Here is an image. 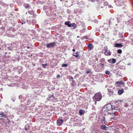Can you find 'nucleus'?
<instances>
[{
	"instance_id": "nucleus-13",
	"label": "nucleus",
	"mask_w": 133,
	"mask_h": 133,
	"mask_svg": "<svg viewBox=\"0 0 133 133\" xmlns=\"http://www.w3.org/2000/svg\"><path fill=\"white\" fill-rule=\"evenodd\" d=\"M108 90L109 92V93H108V94L110 96L115 95V93L114 92L113 90L108 89Z\"/></svg>"
},
{
	"instance_id": "nucleus-46",
	"label": "nucleus",
	"mask_w": 133,
	"mask_h": 133,
	"mask_svg": "<svg viewBox=\"0 0 133 133\" xmlns=\"http://www.w3.org/2000/svg\"><path fill=\"white\" fill-rule=\"evenodd\" d=\"M5 7H7L8 6V5L6 4V3H4V4H3V5Z\"/></svg>"
},
{
	"instance_id": "nucleus-47",
	"label": "nucleus",
	"mask_w": 133,
	"mask_h": 133,
	"mask_svg": "<svg viewBox=\"0 0 133 133\" xmlns=\"http://www.w3.org/2000/svg\"><path fill=\"white\" fill-rule=\"evenodd\" d=\"M101 122L102 123V124H106V123H107V122L105 120L104 121H101Z\"/></svg>"
},
{
	"instance_id": "nucleus-64",
	"label": "nucleus",
	"mask_w": 133,
	"mask_h": 133,
	"mask_svg": "<svg viewBox=\"0 0 133 133\" xmlns=\"http://www.w3.org/2000/svg\"><path fill=\"white\" fill-rule=\"evenodd\" d=\"M124 89H125V90H127L128 89V87H124Z\"/></svg>"
},
{
	"instance_id": "nucleus-61",
	"label": "nucleus",
	"mask_w": 133,
	"mask_h": 133,
	"mask_svg": "<svg viewBox=\"0 0 133 133\" xmlns=\"http://www.w3.org/2000/svg\"><path fill=\"white\" fill-rule=\"evenodd\" d=\"M13 4H10V6L11 7H13Z\"/></svg>"
},
{
	"instance_id": "nucleus-11",
	"label": "nucleus",
	"mask_w": 133,
	"mask_h": 133,
	"mask_svg": "<svg viewBox=\"0 0 133 133\" xmlns=\"http://www.w3.org/2000/svg\"><path fill=\"white\" fill-rule=\"evenodd\" d=\"M55 97V96L53 95H49V97H47L46 98V100L48 101H54V98Z\"/></svg>"
},
{
	"instance_id": "nucleus-34",
	"label": "nucleus",
	"mask_w": 133,
	"mask_h": 133,
	"mask_svg": "<svg viewBox=\"0 0 133 133\" xmlns=\"http://www.w3.org/2000/svg\"><path fill=\"white\" fill-rule=\"evenodd\" d=\"M102 3H103L104 5L105 6H107L108 4V3L107 1H105L104 2H101Z\"/></svg>"
},
{
	"instance_id": "nucleus-6",
	"label": "nucleus",
	"mask_w": 133,
	"mask_h": 133,
	"mask_svg": "<svg viewBox=\"0 0 133 133\" xmlns=\"http://www.w3.org/2000/svg\"><path fill=\"white\" fill-rule=\"evenodd\" d=\"M22 68L21 66H18L15 67L13 69L14 71H17V72L19 74L22 73Z\"/></svg>"
},
{
	"instance_id": "nucleus-22",
	"label": "nucleus",
	"mask_w": 133,
	"mask_h": 133,
	"mask_svg": "<svg viewBox=\"0 0 133 133\" xmlns=\"http://www.w3.org/2000/svg\"><path fill=\"white\" fill-rule=\"evenodd\" d=\"M121 102L122 101L121 100H118L116 102L115 104L116 106L118 107L121 104Z\"/></svg>"
},
{
	"instance_id": "nucleus-42",
	"label": "nucleus",
	"mask_w": 133,
	"mask_h": 133,
	"mask_svg": "<svg viewBox=\"0 0 133 133\" xmlns=\"http://www.w3.org/2000/svg\"><path fill=\"white\" fill-rule=\"evenodd\" d=\"M117 52L119 54H121L122 52V50L121 49H118L117 51Z\"/></svg>"
},
{
	"instance_id": "nucleus-15",
	"label": "nucleus",
	"mask_w": 133,
	"mask_h": 133,
	"mask_svg": "<svg viewBox=\"0 0 133 133\" xmlns=\"http://www.w3.org/2000/svg\"><path fill=\"white\" fill-rule=\"evenodd\" d=\"M108 62L110 63L114 64L116 62V60L114 58H111L110 59H108Z\"/></svg>"
},
{
	"instance_id": "nucleus-62",
	"label": "nucleus",
	"mask_w": 133,
	"mask_h": 133,
	"mask_svg": "<svg viewBox=\"0 0 133 133\" xmlns=\"http://www.w3.org/2000/svg\"><path fill=\"white\" fill-rule=\"evenodd\" d=\"M109 7L110 8H113L112 6L111 5H109Z\"/></svg>"
},
{
	"instance_id": "nucleus-33",
	"label": "nucleus",
	"mask_w": 133,
	"mask_h": 133,
	"mask_svg": "<svg viewBox=\"0 0 133 133\" xmlns=\"http://www.w3.org/2000/svg\"><path fill=\"white\" fill-rule=\"evenodd\" d=\"M10 44L8 45V46L7 48L8 49L10 50H13L12 48V46H10Z\"/></svg>"
},
{
	"instance_id": "nucleus-26",
	"label": "nucleus",
	"mask_w": 133,
	"mask_h": 133,
	"mask_svg": "<svg viewBox=\"0 0 133 133\" xmlns=\"http://www.w3.org/2000/svg\"><path fill=\"white\" fill-rule=\"evenodd\" d=\"M93 46L92 44H90L88 45V48L90 49V50H91L92 48H93Z\"/></svg>"
},
{
	"instance_id": "nucleus-39",
	"label": "nucleus",
	"mask_w": 133,
	"mask_h": 133,
	"mask_svg": "<svg viewBox=\"0 0 133 133\" xmlns=\"http://www.w3.org/2000/svg\"><path fill=\"white\" fill-rule=\"evenodd\" d=\"M68 66V65L66 64H63L62 65V67H66Z\"/></svg>"
},
{
	"instance_id": "nucleus-30",
	"label": "nucleus",
	"mask_w": 133,
	"mask_h": 133,
	"mask_svg": "<svg viewBox=\"0 0 133 133\" xmlns=\"http://www.w3.org/2000/svg\"><path fill=\"white\" fill-rule=\"evenodd\" d=\"M3 56H2L1 55L0 56V62H3Z\"/></svg>"
},
{
	"instance_id": "nucleus-56",
	"label": "nucleus",
	"mask_w": 133,
	"mask_h": 133,
	"mask_svg": "<svg viewBox=\"0 0 133 133\" xmlns=\"http://www.w3.org/2000/svg\"><path fill=\"white\" fill-rule=\"evenodd\" d=\"M118 128H116L115 129V132H118Z\"/></svg>"
},
{
	"instance_id": "nucleus-9",
	"label": "nucleus",
	"mask_w": 133,
	"mask_h": 133,
	"mask_svg": "<svg viewBox=\"0 0 133 133\" xmlns=\"http://www.w3.org/2000/svg\"><path fill=\"white\" fill-rule=\"evenodd\" d=\"M26 107L25 105L21 104L19 106V111H25L26 110Z\"/></svg>"
},
{
	"instance_id": "nucleus-52",
	"label": "nucleus",
	"mask_w": 133,
	"mask_h": 133,
	"mask_svg": "<svg viewBox=\"0 0 133 133\" xmlns=\"http://www.w3.org/2000/svg\"><path fill=\"white\" fill-rule=\"evenodd\" d=\"M28 23V24H30L31 22L30 21H28V20L26 21Z\"/></svg>"
},
{
	"instance_id": "nucleus-8",
	"label": "nucleus",
	"mask_w": 133,
	"mask_h": 133,
	"mask_svg": "<svg viewBox=\"0 0 133 133\" xmlns=\"http://www.w3.org/2000/svg\"><path fill=\"white\" fill-rule=\"evenodd\" d=\"M115 2L116 5L118 6H122L124 5V1H122L117 0L115 1Z\"/></svg>"
},
{
	"instance_id": "nucleus-23",
	"label": "nucleus",
	"mask_w": 133,
	"mask_h": 133,
	"mask_svg": "<svg viewBox=\"0 0 133 133\" xmlns=\"http://www.w3.org/2000/svg\"><path fill=\"white\" fill-rule=\"evenodd\" d=\"M24 7L28 9L30 8V6L29 4L28 3H25L24 4Z\"/></svg>"
},
{
	"instance_id": "nucleus-4",
	"label": "nucleus",
	"mask_w": 133,
	"mask_h": 133,
	"mask_svg": "<svg viewBox=\"0 0 133 133\" xmlns=\"http://www.w3.org/2000/svg\"><path fill=\"white\" fill-rule=\"evenodd\" d=\"M93 68L95 70L96 72L101 71L102 70L101 66L100 65L99 63L98 64H97L94 66Z\"/></svg>"
},
{
	"instance_id": "nucleus-12",
	"label": "nucleus",
	"mask_w": 133,
	"mask_h": 133,
	"mask_svg": "<svg viewBox=\"0 0 133 133\" xmlns=\"http://www.w3.org/2000/svg\"><path fill=\"white\" fill-rule=\"evenodd\" d=\"M18 98L20 100L21 103H22L23 102L25 101V97L24 96H23L22 95H19L18 97Z\"/></svg>"
},
{
	"instance_id": "nucleus-45",
	"label": "nucleus",
	"mask_w": 133,
	"mask_h": 133,
	"mask_svg": "<svg viewBox=\"0 0 133 133\" xmlns=\"http://www.w3.org/2000/svg\"><path fill=\"white\" fill-rule=\"evenodd\" d=\"M85 32V29H83L80 31V32L81 33H83Z\"/></svg>"
},
{
	"instance_id": "nucleus-38",
	"label": "nucleus",
	"mask_w": 133,
	"mask_h": 133,
	"mask_svg": "<svg viewBox=\"0 0 133 133\" xmlns=\"http://www.w3.org/2000/svg\"><path fill=\"white\" fill-rule=\"evenodd\" d=\"M105 74L107 75H109L110 74V72L108 70H107L105 71Z\"/></svg>"
},
{
	"instance_id": "nucleus-2",
	"label": "nucleus",
	"mask_w": 133,
	"mask_h": 133,
	"mask_svg": "<svg viewBox=\"0 0 133 133\" xmlns=\"http://www.w3.org/2000/svg\"><path fill=\"white\" fill-rule=\"evenodd\" d=\"M65 24L68 26L69 27H72V29H75L77 26L75 23H71L70 21H67L65 22Z\"/></svg>"
},
{
	"instance_id": "nucleus-14",
	"label": "nucleus",
	"mask_w": 133,
	"mask_h": 133,
	"mask_svg": "<svg viewBox=\"0 0 133 133\" xmlns=\"http://www.w3.org/2000/svg\"><path fill=\"white\" fill-rule=\"evenodd\" d=\"M10 56H8L7 58L6 56H3V62L4 63H7L8 61L9 60V59L10 58Z\"/></svg>"
},
{
	"instance_id": "nucleus-5",
	"label": "nucleus",
	"mask_w": 133,
	"mask_h": 133,
	"mask_svg": "<svg viewBox=\"0 0 133 133\" xmlns=\"http://www.w3.org/2000/svg\"><path fill=\"white\" fill-rule=\"evenodd\" d=\"M72 86H74L76 85V82L74 80V78L71 76H70L68 78Z\"/></svg>"
},
{
	"instance_id": "nucleus-58",
	"label": "nucleus",
	"mask_w": 133,
	"mask_h": 133,
	"mask_svg": "<svg viewBox=\"0 0 133 133\" xmlns=\"http://www.w3.org/2000/svg\"><path fill=\"white\" fill-rule=\"evenodd\" d=\"M107 47L106 46H105L104 48V49L103 50H108L107 49Z\"/></svg>"
},
{
	"instance_id": "nucleus-57",
	"label": "nucleus",
	"mask_w": 133,
	"mask_h": 133,
	"mask_svg": "<svg viewBox=\"0 0 133 133\" xmlns=\"http://www.w3.org/2000/svg\"><path fill=\"white\" fill-rule=\"evenodd\" d=\"M120 38H123V35H122V34H120Z\"/></svg>"
},
{
	"instance_id": "nucleus-43",
	"label": "nucleus",
	"mask_w": 133,
	"mask_h": 133,
	"mask_svg": "<svg viewBox=\"0 0 133 133\" xmlns=\"http://www.w3.org/2000/svg\"><path fill=\"white\" fill-rule=\"evenodd\" d=\"M2 114H0V117H5V114L2 112H1Z\"/></svg>"
},
{
	"instance_id": "nucleus-37",
	"label": "nucleus",
	"mask_w": 133,
	"mask_h": 133,
	"mask_svg": "<svg viewBox=\"0 0 133 133\" xmlns=\"http://www.w3.org/2000/svg\"><path fill=\"white\" fill-rule=\"evenodd\" d=\"M16 98L15 97L12 96L11 97V100L13 102H14Z\"/></svg>"
},
{
	"instance_id": "nucleus-36",
	"label": "nucleus",
	"mask_w": 133,
	"mask_h": 133,
	"mask_svg": "<svg viewBox=\"0 0 133 133\" xmlns=\"http://www.w3.org/2000/svg\"><path fill=\"white\" fill-rule=\"evenodd\" d=\"M118 107V106L117 107H114V108L112 107V109L111 110V111H112V110H114V109L115 110H118L119 109Z\"/></svg>"
},
{
	"instance_id": "nucleus-19",
	"label": "nucleus",
	"mask_w": 133,
	"mask_h": 133,
	"mask_svg": "<svg viewBox=\"0 0 133 133\" xmlns=\"http://www.w3.org/2000/svg\"><path fill=\"white\" fill-rule=\"evenodd\" d=\"M124 92V89H119L118 91V93L119 95L122 94Z\"/></svg>"
},
{
	"instance_id": "nucleus-50",
	"label": "nucleus",
	"mask_w": 133,
	"mask_h": 133,
	"mask_svg": "<svg viewBox=\"0 0 133 133\" xmlns=\"http://www.w3.org/2000/svg\"><path fill=\"white\" fill-rule=\"evenodd\" d=\"M4 3L2 2L1 1H0V4L2 5H3V4H4Z\"/></svg>"
},
{
	"instance_id": "nucleus-25",
	"label": "nucleus",
	"mask_w": 133,
	"mask_h": 133,
	"mask_svg": "<svg viewBox=\"0 0 133 133\" xmlns=\"http://www.w3.org/2000/svg\"><path fill=\"white\" fill-rule=\"evenodd\" d=\"M84 111L83 110H80L79 111V115H83L84 113Z\"/></svg>"
},
{
	"instance_id": "nucleus-63",
	"label": "nucleus",
	"mask_w": 133,
	"mask_h": 133,
	"mask_svg": "<svg viewBox=\"0 0 133 133\" xmlns=\"http://www.w3.org/2000/svg\"><path fill=\"white\" fill-rule=\"evenodd\" d=\"M98 57L101 58V55H99V54L98 55Z\"/></svg>"
},
{
	"instance_id": "nucleus-31",
	"label": "nucleus",
	"mask_w": 133,
	"mask_h": 133,
	"mask_svg": "<svg viewBox=\"0 0 133 133\" xmlns=\"http://www.w3.org/2000/svg\"><path fill=\"white\" fill-rule=\"evenodd\" d=\"M111 55V53L110 51H108V53H105V55L106 56H110Z\"/></svg>"
},
{
	"instance_id": "nucleus-48",
	"label": "nucleus",
	"mask_w": 133,
	"mask_h": 133,
	"mask_svg": "<svg viewBox=\"0 0 133 133\" xmlns=\"http://www.w3.org/2000/svg\"><path fill=\"white\" fill-rule=\"evenodd\" d=\"M24 129H25V131H27L28 130V128L27 126H25V127Z\"/></svg>"
},
{
	"instance_id": "nucleus-40",
	"label": "nucleus",
	"mask_w": 133,
	"mask_h": 133,
	"mask_svg": "<svg viewBox=\"0 0 133 133\" xmlns=\"http://www.w3.org/2000/svg\"><path fill=\"white\" fill-rule=\"evenodd\" d=\"M1 30H2V32L3 33L4 31V30H5V28H4L2 26L1 28H0Z\"/></svg>"
},
{
	"instance_id": "nucleus-24",
	"label": "nucleus",
	"mask_w": 133,
	"mask_h": 133,
	"mask_svg": "<svg viewBox=\"0 0 133 133\" xmlns=\"http://www.w3.org/2000/svg\"><path fill=\"white\" fill-rule=\"evenodd\" d=\"M130 25H133V18L129 20L128 22Z\"/></svg>"
},
{
	"instance_id": "nucleus-49",
	"label": "nucleus",
	"mask_w": 133,
	"mask_h": 133,
	"mask_svg": "<svg viewBox=\"0 0 133 133\" xmlns=\"http://www.w3.org/2000/svg\"><path fill=\"white\" fill-rule=\"evenodd\" d=\"M124 106L125 107H127L128 106V104L127 103H125L124 104Z\"/></svg>"
},
{
	"instance_id": "nucleus-27",
	"label": "nucleus",
	"mask_w": 133,
	"mask_h": 133,
	"mask_svg": "<svg viewBox=\"0 0 133 133\" xmlns=\"http://www.w3.org/2000/svg\"><path fill=\"white\" fill-rule=\"evenodd\" d=\"M99 62L101 63H104L105 62V59L103 58H102L100 59Z\"/></svg>"
},
{
	"instance_id": "nucleus-21",
	"label": "nucleus",
	"mask_w": 133,
	"mask_h": 133,
	"mask_svg": "<svg viewBox=\"0 0 133 133\" xmlns=\"http://www.w3.org/2000/svg\"><path fill=\"white\" fill-rule=\"evenodd\" d=\"M100 127L102 129L107 130V127L104 125H101Z\"/></svg>"
},
{
	"instance_id": "nucleus-51",
	"label": "nucleus",
	"mask_w": 133,
	"mask_h": 133,
	"mask_svg": "<svg viewBox=\"0 0 133 133\" xmlns=\"http://www.w3.org/2000/svg\"><path fill=\"white\" fill-rule=\"evenodd\" d=\"M130 3L133 7V0H130Z\"/></svg>"
},
{
	"instance_id": "nucleus-3",
	"label": "nucleus",
	"mask_w": 133,
	"mask_h": 133,
	"mask_svg": "<svg viewBox=\"0 0 133 133\" xmlns=\"http://www.w3.org/2000/svg\"><path fill=\"white\" fill-rule=\"evenodd\" d=\"M112 106L110 103H108L106 105L104 106L103 108L106 110H104V112L106 111L108 113V112H109V111H110L111 110V109H112Z\"/></svg>"
},
{
	"instance_id": "nucleus-1",
	"label": "nucleus",
	"mask_w": 133,
	"mask_h": 133,
	"mask_svg": "<svg viewBox=\"0 0 133 133\" xmlns=\"http://www.w3.org/2000/svg\"><path fill=\"white\" fill-rule=\"evenodd\" d=\"M102 94L100 92H97L95 94L93 99L96 101H99L102 98Z\"/></svg>"
},
{
	"instance_id": "nucleus-18",
	"label": "nucleus",
	"mask_w": 133,
	"mask_h": 133,
	"mask_svg": "<svg viewBox=\"0 0 133 133\" xmlns=\"http://www.w3.org/2000/svg\"><path fill=\"white\" fill-rule=\"evenodd\" d=\"M114 46L116 47L120 48L123 47V45L121 43H116L115 45Z\"/></svg>"
},
{
	"instance_id": "nucleus-10",
	"label": "nucleus",
	"mask_w": 133,
	"mask_h": 133,
	"mask_svg": "<svg viewBox=\"0 0 133 133\" xmlns=\"http://www.w3.org/2000/svg\"><path fill=\"white\" fill-rule=\"evenodd\" d=\"M63 123V119L61 118H58L57 121V125L58 126H61Z\"/></svg>"
},
{
	"instance_id": "nucleus-41",
	"label": "nucleus",
	"mask_w": 133,
	"mask_h": 133,
	"mask_svg": "<svg viewBox=\"0 0 133 133\" xmlns=\"http://www.w3.org/2000/svg\"><path fill=\"white\" fill-rule=\"evenodd\" d=\"M42 66H43L44 68H45L48 66V64H42Z\"/></svg>"
},
{
	"instance_id": "nucleus-54",
	"label": "nucleus",
	"mask_w": 133,
	"mask_h": 133,
	"mask_svg": "<svg viewBox=\"0 0 133 133\" xmlns=\"http://www.w3.org/2000/svg\"><path fill=\"white\" fill-rule=\"evenodd\" d=\"M115 117H114L112 118H111L110 120L111 121H113V120H114L115 119Z\"/></svg>"
},
{
	"instance_id": "nucleus-7",
	"label": "nucleus",
	"mask_w": 133,
	"mask_h": 133,
	"mask_svg": "<svg viewBox=\"0 0 133 133\" xmlns=\"http://www.w3.org/2000/svg\"><path fill=\"white\" fill-rule=\"evenodd\" d=\"M56 44V42H53L47 44L46 45V47L48 48H53L55 46Z\"/></svg>"
},
{
	"instance_id": "nucleus-29",
	"label": "nucleus",
	"mask_w": 133,
	"mask_h": 133,
	"mask_svg": "<svg viewBox=\"0 0 133 133\" xmlns=\"http://www.w3.org/2000/svg\"><path fill=\"white\" fill-rule=\"evenodd\" d=\"M116 112V111H115L114 112H108V113L110 115H111L112 116H115L116 115L115 113Z\"/></svg>"
},
{
	"instance_id": "nucleus-59",
	"label": "nucleus",
	"mask_w": 133,
	"mask_h": 133,
	"mask_svg": "<svg viewBox=\"0 0 133 133\" xmlns=\"http://www.w3.org/2000/svg\"><path fill=\"white\" fill-rule=\"evenodd\" d=\"M92 109H93V110H95V108L94 106H92Z\"/></svg>"
},
{
	"instance_id": "nucleus-32",
	"label": "nucleus",
	"mask_w": 133,
	"mask_h": 133,
	"mask_svg": "<svg viewBox=\"0 0 133 133\" xmlns=\"http://www.w3.org/2000/svg\"><path fill=\"white\" fill-rule=\"evenodd\" d=\"M100 66H101V68H102V69L103 68L104 69V66L105 65L104 63H99Z\"/></svg>"
},
{
	"instance_id": "nucleus-35",
	"label": "nucleus",
	"mask_w": 133,
	"mask_h": 133,
	"mask_svg": "<svg viewBox=\"0 0 133 133\" xmlns=\"http://www.w3.org/2000/svg\"><path fill=\"white\" fill-rule=\"evenodd\" d=\"M44 23L45 25H46L49 23V21L47 20H45L44 22Z\"/></svg>"
},
{
	"instance_id": "nucleus-60",
	"label": "nucleus",
	"mask_w": 133,
	"mask_h": 133,
	"mask_svg": "<svg viewBox=\"0 0 133 133\" xmlns=\"http://www.w3.org/2000/svg\"><path fill=\"white\" fill-rule=\"evenodd\" d=\"M57 77H61V76H60V75L59 74L57 76Z\"/></svg>"
},
{
	"instance_id": "nucleus-28",
	"label": "nucleus",
	"mask_w": 133,
	"mask_h": 133,
	"mask_svg": "<svg viewBox=\"0 0 133 133\" xmlns=\"http://www.w3.org/2000/svg\"><path fill=\"white\" fill-rule=\"evenodd\" d=\"M124 83L122 81L117 82L116 83V84L118 85H123L124 84Z\"/></svg>"
},
{
	"instance_id": "nucleus-44",
	"label": "nucleus",
	"mask_w": 133,
	"mask_h": 133,
	"mask_svg": "<svg viewBox=\"0 0 133 133\" xmlns=\"http://www.w3.org/2000/svg\"><path fill=\"white\" fill-rule=\"evenodd\" d=\"M72 55L73 56H75L76 58H77V57H78L79 56L78 54L77 55V54H73Z\"/></svg>"
},
{
	"instance_id": "nucleus-53",
	"label": "nucleus",
	"mask_w": 133,
	"mask_h": 133,
	"mask_svg": "<svg viewBox=\"0 0 133 133\" xmlns=\"http://www.w3.org/2000/svg\"><path fill=\"white\" fill-rule=\"evenodd\" d=\"M108 50H103V51H104L103 52L105 54V53H107L108 52Z\"/></svg>"
},
{
	"instance_id": "nucleus-20",
	"label": "nucleus",
	"mask_w": 133,
	"mask_h": 133,
	"mask_svg": "<svg viewBox=\"0 0 133 133\" xmlns=\"http://www.w3.org/2000/svg\"><path fill=\"white\" fill-rule=\"evenodd\" d=\"M74 12L75 14H78L81 12L80 9H76L74 10Z\"/></svg>"
},
{
	"instance_id": "nucleus-16",
	"label": "nucleus",
	"mask_w": 133,
	"mask_h": 133,
	"mask_svg": "<svg viewBox=\"0 0 133 133\" xmlns=\"http://www.w3.org/2000/svg\"><path fill=\"white\" fill-rule=\"evenodd\" d=\"M30 96H28L25 95V99H27V105H28L30 103Z\"/></svg>"
},
{
	"instance_id": "nucleus-55",
	"label": "nucleus",
	"mask_w": 133,
	"mask_h": 133,
	"mask_svg": "<svg viewBox=\"0 0 133 133\" xmlns=\"http://www.w3.org/2000/svg\"><path fill=\"white\" fill-rule=\"evenodd\" d=\"M105 120V118L104 117H103L102 118V121H104Z\"/></svg>"
},
{
	"instance_id": "nucleus-17",
	"label": "nucleus",
	"mask_w": 133,
	"mask_h": 133,
	"mask_svg": "<svg viewBox=\"0 0 133 133\" xmlns=\"http://www.w3.org/2000/svg\"><path fill=\"white\" fill-rule=\"evenodd\" d=\"M10 46H12L13 50L16 49L17 45L14 42L12 43L11 44H10Z\"/></svg>"
}]
</instances>
